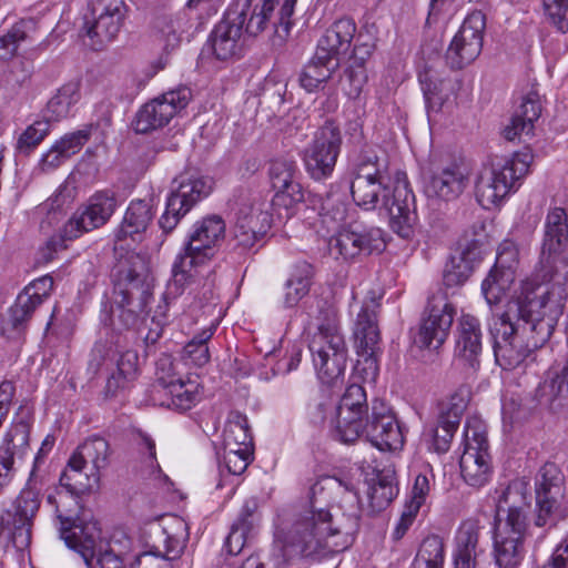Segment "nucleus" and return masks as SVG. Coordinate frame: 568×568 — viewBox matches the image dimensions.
I'll return each mask as SVG.
<instances>
[{"label":"nucleus","instance_id":"64","mask_svg":"<svg viewBox=\"0 0 568 568\" xmlns=\"http://www.w3.org/2000/svg\"><path fill=\"white\" fill-rule=\"evenodd\" d=\"M518 264V250L510 241H505L499 245L495 268L503 271H511L516 275V267Z\"/></svg>","mask_w":568,"mask_h":568},{"label":"nucleus","instance_id":"10","mask_svg":"<svg viewBox=\"0 0 568 568\" xmlns=\"http://www.w3.org/2000/svg\"><path fill=\"white\" fill-rule=\"evenodd\" d=\"M463 445L459 459L462 477L471 487L485 486L490 480L493 469L487 429L480 418H467Z\"/></svg>","mask_w":568,"mask_h":568},{"label":"nucleus","instance_id":"14","mask_svg":"<svg viewBox=\"0 0 568 568\" xmlns=\"http://www.w3.org/2000/svg\"><path fill=\"white\" fill-rule=\"evenodd\" d=\"M455 307L446 294L438 292L428 297L415 344L419 348L438 349L447 339L454 322Z\"/></svg>","mask_w":568,"mask_h":568},{"label":"nucleus","instance_id":"8","mask_svg":"<svg viewBox=\"0 0 568 568\" xmlns=\"http://www.w3.org/2000/svg\"><path fill=\"white\" fill-rule=\"evenodd\" d=\"M189 540L187 523L179 516H169L161 524L150 528L149 550L132 561L135 568H172V561L180 558Z\"/></svg>","mask_w":568,"mask_h":568},{"label":"nucleus","instance_id":"26","mask_svg":"<svg viewBox=\"0 0 568 568\" xmlns=\"http://www.w3.org/2000/svg\"><path fill=\"white\" fill-rule=\"evenodd\" d=\"M414 204L415 195L407 175L397 171L393 179V232L403 240L413 235Z\"/></svg>","mask_w":568,"mask_h":568},{"label":"nucleus","instance_id":"43","mask_svg":"<svg viewBox=\"0 0 568 568\" xmlns=\"http://www.w3.org/2000/svg\"><path fill=\"white\" fill-rule=\"evenodd\" d=\"M491 555L495 568H519L525 556V540L495 535Z\"/></svg>","mask_w":568,"mask_h":568},{"label":"nucleus","instance_id":"42","mask_svg":"<svg viewBox=\"0 0 568 568\" xmlns=\"http://www.w3.org/2000/svg\"><path fill=\"white\" fill-rule=\"evenodd\" d=\"M390 406L383 399H374L371 422L367 429V439L379 452L390 450Z\"/></svg>","mask_w":568,"mask_h":568},{"label":"nucleus","instance_id":"39","mask_svg":"<svg viewBox=\"0 0 568 568\" xmlns=\"http://www.w3.org/2000/svg\"><path fill=\"white\" fill-rule=\"evenodd\" d=\"M367 54L366 48L355 47L353 55L347 60L339 78L341 90L351 99L358 98L366 84L365 55Z\"/></svg>","mask_w":568,"mask_h":568},{"label":"nucleus","instance_id":"22","mask_svg":"<svg viewBox=\"0 0 568 568\" xmlns=\"http://www.w3.org/2000/svg\"><path fill=\"white\" fill-rule=\"evenodd\" d=\"M30 423L28 416L12 424L0 446V493L12 480L17 459H21L28 452Z\"/></svg>","mask_w":568,"mask_h":568},{"label":"nucleus","instance_id":"4","mask_svg":"<svg viewBox=\"0 0 568 568\" xmlns=\"http://www.w3.org/2000/svg\"><path fill=\"white\" fill-rule=\"evenodd\" d=\"M60 536L65 545L77 551L89 568H135L132 561L116 555L101 538L98 523L85 517L72 516L57 505Z\"/></svg>","mask_w":568,"mask_h":568},{"label":"nucleus","instance_id":"58","mask_svg":"<svg viewBox=\"0 0 568 568\" xmlns=\"http://www.w3.org/2000/svg\"><path fill=\"white\" fill-rule=\"evenodd\" d=\"M333 435L336 439L344 444L355 443L364 430V419H345L333 418L332 419Z\"/></svg>","mask_w":568,"mask_h":568},{"label":"nucleus","instance_id":"2","mask_svg":"<svg viewBox=\"0 0 568 568\" xmlns=\"http://www.w3.org/2000/svg\"><path fill=\"white\" fill-rule=\"evenodd\" d=\"M358 525L356 515L343 516L342 521L334 524L328 510L310 508L295 515L275 537L287 556L324 557L347 549Z\"/></svg>","mask_w":568,"mask_h":568},{"label":"nucleus","instance_id":"23","mask_svg":"<svg viewBox=\"0 0 568 568\" xmlns=\"http://www.w3.org/2000/svg\"><path fill=\"white\" fill-rule=\"evenodd\" d=\"M484 528L480 519L476 517L466 518L459 524L454 536V568L477 567V558L484 552L480 547Z\"/></svg>","mask_w":568,"mask_h":568},{"label":"nucleus","instance_id":"29","mask_svg":"<svg viewBox=\"0 0 568 568\" xmlns=\"http://www.w3.org/2000/svg\"><path fill=\"white\" fill-rule=\"evenodd\" d=\"M518 496V491L511 487L503 491L496 505L498 525L495 535L519 537V540H525L527 529L526 510L521 506L509 504V500H514Z\"/></svg>","mask_w":568,"mask_h":568},{"label":"nucleus","instance_id":"16","mask_svg":"<svg viewBox=\"0 0 568 568\" xmlns=\"http://www.w3.org/2000/svg\"><path fill=\"white\" fill-rule=\"evenodd\" d=\"M192 92L186 87L169 90L145 103L136 113L134 130L148 133L170 123L191 101Z\"/></svg>","mask_w":568,"mask_h":568},{"label":"nucleus","instance_id":"38","mask_svg":"<svg viewBox=\"0 0 568 568\" xmlns=\"http://www.w3.org/2000/svg\"><path fill=\"white\" fill-rule=\"evenodd\" d=\"M338 59L329 58L316 50L314 57L302 69L298 82L307 92L317 91L338 68Z\"/></svg>","mask_w":568,"mask_h":568},{"label":"nucleus","instance_id":"3","mask_svg":"<svg viewBox=\"0 0 568 568\" xmlns=\"http://www.w3.org/2000/svg\"><path fill=\"white\" fill-rule=\"evenodd\" d=\"M146 277V270L139 256L132 257L130 265H120L112 295L102 310L103 321L113 329L131 328L148 313L152 292Z\"/></svg>","mask_w":568,"mask_h":568},{"label":"nucleus","instance_id":"32","mask_svg":"<svg viewBox=\"0 0 568 568\" xmlns=\"http://www.w3.org/2000/svg\"><path fill=\"white\" fill-rule=\"evenodd\" d=\"M225 222L219 215H210L196 222L189 235V250L212 258L215 246L224 239Z\"/></svg>","mask_w":568,"mask_h":568},{"label":"nucleus","instance_id":"50","mask_svg":"<svg viewBox=\"0 0 568 568\" xmlns=\"http://www.w3.org/2000/svg\"><path fill=\"white\" fill-rule=\"evenodd\" d=\"M541 400L551 408L568 406V354L560 373L540 388Z\"/></svg>","mask_w":568,"mask_h":568},{"label":"nucleus","instance_id":"41","mask_svg":"<svg viewBox=\"0 0 568 568\" xmlns=\"http://www.w3.org/2000/svg\"><path fill=\"white\" fill-rule=\"evenodd\" d=\"M313 275L310 263L303 261L293 265L284 283L283 304L286 308L295 307L308 294Z\"/></svg>","mask_w":568,"mask_h":568},{"label":"nucleus","instance_id":"20","mask_svg":"<svg viewBox=\"0 0 568 568\" xmlns=\"http://www.w3.org/2000/svg\"><path fill=\"white\" fill-rule=\"evenodd\" d=\"M481 328L479 320L473 315H462L455 347V365L467 378L474 377L480 367Z\"/></svg>","mask_w":568,"mask_h":568},{"label":"nucleus","instance_id":"36","mask_svg":"<svg viewBox=\"0 0 568 568\" xmlns=\"http://www.w3.org/2000/svg\"><path fill=\"white\" fill-rule=\"evenodd\" d=\"M353 336L356 352L379 349L381 333L376 304H366L362 307L355 321Z\"/></svg>","mask_w":568,"mask_h":568},{"label":"nucleus","instance_id":"52","mask_svg":"<svg viewBox=\"0 0 568 568\" xmlns=\"http://www.w3.org/2000/svg\"><path fill=\"white\" fill-rule=\"evenodd\" d=\"M152 217L153 213L148 202L142 200L132 201L125 212L122 231L129 235L143 232L152 221Z\"/></svg>","mask_w":568,"mask_h":568},{"label":"nucleus","instance_id":"59","mask_svg":"<svg viewBox=\"0 0 568 568\" xmlns=\"http://www.w3.org/2000/svg\"><path fill=\"white\" fill-rule=\"evenodd\" d=\"M459 423L449 419L443 415L439 416L438 426L433 435V448L437 454H445L449 450L452 439L456 433Z\"/></svg>","mask_w":568,"mask_h":568},{"label":"nucleus","instance_id":"19","mask_svg":"<svg viewBox=\"0 0 568 568\" xmlns=\"http://www.w3.org/2000/svg\"><path fill=\"white\" fill-rule=\"evenodd\" d=\"M536 507L535 525L545 527L559 510L565 498L564 475L552 463L545 464L535 480Z\"/></svg>","mask_w":568,"mask_h":568},{"label":"nucleus","instance_id":"57","mask_svg":"<svg viewBox=\"0 0 568 568\" xmlns=\"http://www.w3.org/2000/svg\"><path fill=\"white\" fill-rule=\"evenodd\" d=\"M379 349H367L357 353L354 375L364 383H374L378 376L377 353Z\"/></svg>","mask_w":568,"mask_h":568},{"label":"nucleus","instance_id":"48","mask_svg":"<svg viewBox=\"0 0 568 568\" xmlns=\"http://www.w3.org/2000/svg\"><path fill=\"white\" fill-rule=\"evenodd\" d=\"M215 329L216 324H211L186 343L182 352V359L186 365L202 367L209 363L211 355L207 343Z\"/></svg>","mask_w":568,"mask_h":568},{"label":"nucleus","instance_id":"44","mask_svg":"<svg viewBox=\"0 0 568 568\" xmlns=\"http://www.w3.org/2000/svg\"><path fill=\"white\" fill-rule=\"evenodd\" d=\"M80 100L79 82H69L62 85L47 104V120L58 122L68 118Z\"/></svg>","mask_w":568,"mask_h":568},{"label":"nucleus","instance_id":"7","mask_svg":"<svg viewBox=\"0 0 568 568\" xmlns=\"http://www.w3.org/2000/svg\"><path fill=\"white\" fill-rule=\"evenodd\" d=\"M235 217L233 230L236 246L248 250L270 230L272 215L266 197L250 189L235 190L229 200Z\"/></svg>","mask_w":568,"mask_h":568},{"label":"nucleus","instance_id":"55","mask_svg":"<svg viewBox=\"0 0 568 568\" xmlns=\"http://www.w3.org/2000/svg\"><path fill=\"white\" fill-rule=\"evenodd\" d=\"M254 448H230L223 446V465L231 475L243 474L253 460Z\"/></svg>","mask_w":568,"mask_h":568},{"label":"nucleus","instance_id":"53","mask_svg":"<svg viewBox=\"0 0 568 568\" xmlns=\"http://www.w3.org/2000/svg\"><path fill=\"white\" fill-rule=\"evenodd\" d=\"M268 174L274 190L284 189V186L298 181L300 171L293 160L276 159L271 162Z\"/></svg>","mask_w":568,"mask_h":568},{"label":"nucleus","instance_id":"49","mask_svg":"<svg viewBox=\"0 0 568 568\" xmlns=\"http://www.w3.org/2000/svg\"><path fill=\"white\" fill-rule=\"evenodd\" d=\"M37 30L36 21L20 20L13 24L6 34L0 37V61L12 58L19 45L32 38V34Z\"/></svg>","mask_w":568,"mask_h":568},{"label":"nucleus","instance_id":"30","mask_svg":"<svg viewBox=\"0 0 568 568\" xmlns=\"http://www.w3.org/2000/svg\"><path fill=\"white\" fill-rule=\"evenodd\" d=\"M480 261L481 245L478 240H471L460 245L445 266L444 284L448 287L463 285Z\"/></svg>","mask_w":568,"mask_h":568},{"label":"nucleus","instance_id":"21","mask_svg":"<svg viewBox=\"0 0 568 568\" xmlns=\"http://www.w3.org/2000/svg\"><path fill=\"white\" fill-rule=\"evenodd\" d=\"M243 12H227L211 31L207 44L219 61H230L240 55L242 50Z\"/></svg>","mask_w":568,"mask_h":568},{"label":"nucleus","instance_id":"62","mask_svg":"<svg viewBox=\"0 0 568 568\" xmlns=\"http://www.w3.org/2000/svg\"><path fill=\"white\" fill-rule=\"evenodd\" d=\"M545 14L549 23L558 31H568V0H542Z\"/></svg>","mask_w":568,"mask_h":568},{"label":"nucleus","instance_id":"54","mask_svg":"<svg viewBox=\"0 0 568 568\" xmlns=\"http://www.w3.org/2000/svg\"><path fill=\"white\" fill-rule=\"evenodd\" d=\"M49 132V120L33 122L20 134L16 145L17 151L29 154L43 141Z\"/></svg>","mask_w":568,"mask_h":568},{"label":"nucleus","instance_id":"63","mask_svg":"<svg viewBox=\"0 0 568 568\" xmlns=\"http://www.w3.org/2000/svg\"><path fill=\"white\" fill-rule=\"evenodd\" d=\"M304 201V190L300 182L291 183L284 189L275 190V195L272 200V204L275 207H284L286 210L292 209L297 203Z\"/></svg>","mask_w":568,"mask_h":568},{"label":"nucleus","instance_id":"27","mask_svg":"<svg viewBox=\"0 0 568 568\" xmlns=\"http://www.w3.org/2000/svg\"><path fill=\"white\" fill-rule=\"evenodd\" d=\"M467 184V174L459 165L452 163L432 172L424 187L428 197L449 202L459 197Z\"/></svg>","mask_w":568,"mask_h":568},{"label":"nucleus","instance_id":"25","mask_svg":"<svg viewBox=\"0 0 568 568\" xmlns=\"http://www.w3.org/2000/svg\"><path fill=\"white\" fill-rule=\"evenodd\" d=\"M210 258L200 252H191L185 244L183 252L179 253L172 266V278L170 280L165 296L175 298L181 295L185 287L195 283L196 278L203 276Z\"/></svg>","mask_w":568,"mask_h":568},{"label":"nucleus","instance_id":"31","mask_svg":"<svg viewBox=\"0 0 568 568\" xmlns=\"http://www.w3.org/2000/svg\"><path fill=\"white\" fill-rule=\"evenodd\" d=\"M156 392L166 397L162 405L176 410H187L200 399L199 383L193 379L159 375Z\"/></svg>","mask_w":568,"mask_h":568},{"label":"nucleus","instance_id":"18","mask_svg":"<svg viewBox=\"0 0 568 568\" xmlns=\"http://www.w3.org/2000/svg\"><path fill=\"white\" fill-rule=\"evenodd\" d=\"M485 28L486 16L481 11L475 10L466 17L446 52L453 69H463L477 59L483 49Z\"/></svg>","mask_w":568,"mask_h":568},{"label":"nucleus","instance_id":"24","mask_svg":"<svg viewBox=\"0 0 568 568\" xmlns=\"http://www.w3.org/2000/svg\"><path fill=\"white\" fill-rule=\"evenodd\" d=\"M296 0H263L261 6H255L246 22L245 31L250 36H257L271 23L276 30L282 28L290 32Z\"/></svg>","mask_w":568,"mask_h":568},{"label":"nucleus","instance_id":"35","mask_svg":"<svg viewBox=\"0 0 568 568\" xmlns=\"http://www.w3.org/2000/svg\"><path fill=\"white\" fill-rule=\"evenodd\" d=\"M540 114L541 104L538 94L535 92L527 94L511 116L510 123L504 129L506 140L513 141L523 134L530 135Z\"/></svg>","mask_w":568,"mask_h":568},{"label":"nucleus","instance_id":"9","mask_svg":"<svg viewBox=\"0 0 568 568\" xmlns=\"http://www.w3.org/2000/svg\"><path fill=\"white\" fill-rule=\"evenodd\" d=\"M116 207L118 201L114 192L103 190L92 194L87 203L79 207L64 223L59 237H51L48 241L47 246L50 253L45 256V261H51L53 253L58 250L65 248V241H73L84 233L103 226L111 219Z\"/></svg>","mask_w":568,"mask_h":568},{"label":"nucleus","instance_id":"60","mask_svg":"<svg viewBox=\"0 0 568 568\" xmlns=\"http://www.w3.org/2000/svg\"><path fill=\"white\" fill-rule=\"evenodd\" d=\"M470 386L462 384L448 398L446 409L440 415L460 422L462 415L464 414L467 405L470 400Z\"/></svg>","mask_w":568,"mask_h":568},{"label":"nucleus","instance_id":"33","mask_svg":"<svg viewBox=\"0 0 568 568\" xmlns=\"http://www.w3.org/2000/svg\"><path fill=\"white\" fill-rule=\"evenodd\" d=\"M258 524L256 501L246 500L225 539L224 549L227 554L239 555L257 532Z\"/></svg>","mask_w":568,"mask_h":568},{"label":"nucleus","instance_id":"45","mask_svg":"<svg viewBox=\"0 0 568 568\" xmlns=\"http://www.w3.org/2000/svg\"><path fill=\"white\" fill-rule=\"evenodd\" d=\"M109 455V443L104 438L92 437L81 444L71 456L97 474H100L108 466Z\"/></svg>","mask_w":568,"mask_h":568},{"label":"nucleus","instance_id":"34","mask_svg":"<svg viewBox=\"0 0 568 568\" xmlns=\"http://www.w3.org/2000/svg\"><path fill=\"white\" fill-rule=\"evenodd\" d=\"M100 474L88 468L72 456L60 476V485L72 497L77 507H79L78 498L92 493L99 485Z\"/></svg>","mask_w":568,"mask_h":568},{"label":"nucleus","instance_id":"51","mask_svg":"<svg viewBox=\"0 0 568 568\" xmlns=\"http://www.w3.org/2000/svg\"><path fill=\"white\" fill-rule=\"evenodd\" d=\"M445 545L437 535L427 536L416 555L415 568H444Z\"/></svg>","mask_w":568,"mask_h":568},{"label":"nucleus","instance_id":"47","mask_svg":"<svg viewBox=\"0 0 568 568\" xmlns=\"http://www.w3.org/2000/svg\"><path fill=\"white\" fill-rule=\"evenodd\" d=\"M223 446L230 448H254L245 415L239 412L230 413L224 427Z\"/></svg>","mask_w":568,"mask_h":568},{"label":"nucleus","instance_id":"11","mask_svg":"<svg viewBox=\"0 0 568 568\" xmlns=\"http://www.w3.org/2000/svg\"><path fill=\"white\" fill-rule=\"evenodd\" d=\"M41 505L40 487L34 469L31 470L26 487L20 491L10 509L0 516V527L11 535L17 550H24L31 542L33 519Z\"/></svg>","mask_w":568,"mask_h":568},{"label":"nucleus","instance_id":"37","mask_svg":"<svg viewBox=\"0 0 568 568\" xmlns=\"http://www.w3.org/2000/svg\"><path fill=\"white\" fill-rule=\"evenodd\" d=\"M355 32L356 26L352 19H338L318 40L316 50L329 58L338 59L341 53L349 49Z\"/></svg>","mask_w":568,"mask_h":568},{"label":"nucleus","instance_id":"13","mask_svg":"<svg viewBox=\"0 0 568 568\" xmlns=\"http://www.w3.org/2000/svg\"><path fill=\"white\" fill-rule=\"evenodd\" d=\"M342 145L339 126L333 121H326L314 133V138L304 150V164L307 173L314 180L331 176Z\"/></svg>","mask_w":568,"mask_h":568},{"label":"nucleus","instance_id":"17","mask_svg":"<svg viewBox=\"0 0 568 568\" xmlns=\"http://www.w3.org/2000/svg\"><path fill=\"white\" fill-rule=\"evenodd\" d=\"M387 184L388 176L386 174L381 173L374 163L364 162L354 172L351 182L352 196L357 205L366 210L375 209L381 196V214L390 221Z\"/></svg>","mask_w":568,"mask_h":568},{"label":"nucleus","instance_id":"15","mask_svg":"<svg viewBox=\"0 0 568 568\" xmlns=\"http://www.w3.org/2000/svg\"><path fill=\"white\" fill-rule=\"evenodd\" d=\"M126 12L123 0H97L92 19L87 20L83 27L88 45L98 51L111 43L123 27Z\"/></svg>","mask_w":568,"mask_h":568},{"label":"nucleus","instance_id":"28","mask_svg":"<svg viewBox=\"0 0 568 568\" xmlns=\"http://www.w3.org/2000/svg\"><path fill=\"white\" fill-rule=\"evenodd\" d=\"M53 288V278L42 276L31 282L16 300L10 308L8 324L19 329L28 321L34 310L50 295Z\"/></svg>","mask_w":568,"mask_h":568},{"label":"nucleus","instance_id":"61","mask_svg":"<svg viewBox=\"0 0 568 568\" xmlns=\"http://www.w3.org/2000/svg\"><path fill=\"white\" fill-rule=\"evenodd\" d=\"M419 81L428 108L439 109L446 98V94H443L446 83L443 80L434 79L428 71L419 74Z\"/></svg>","mask_w":568,"mask_h":568},{"label":"nucleus","instance_id":"40","mask_svg":"<svg viewBox=\"0 0 568 568\" xmlns=\"http://www.w3.org/2000/svg\"><path fill=\"white\" fill-rule=\"evenodd\" d=\"M385 245V242L381 240L379 243L368 246L366 236L349 230H342L331 237L328 250L329 254L335 258L343 257L347 260L355 257L364 250H367L369 253L373 251L379 252Z\"/></svg>","mask_w":568,"mask_h":568},{"label":"nucleus","instance_id":"5","mask_svg":"<svg viewBox=\"0 0 568 568\" xmlns=\"http://www.w3.org/2000/svg\"><path fill=\"white\" fill-rule=\"evenodd\" d=\"M308 349L318 378L329 386L342 384L347 362V347L334 310L321 311Z\"/></svg>","mask_w":568,"mask_h":568},{"label":"nucleus","instance_id":"56","mask_svg":"<svg viewBox=\"0 0 568 568\" xmlns=\"http://www.w3.org/2000/svg\"><path fill=\"white\" fill-rule=\"evenodd\" d=\"M92 134V125H84L82 129L64 134L55 142L60 150V154L68 160L78 153L83 145L90 140Z\"/></svg>","mask_w":568,"mask_h":568},{"label":"nucleus","instance_id":"1","mask_svg":"<svg viewBox=\"0 0 568 568\" xmlns=\"http://www.w3.org/2000/svg\"><path fill=\"white\" fill-rule=\"evenodd\" d=\"M540 264L549 283H524L517 300L491 314L495 361L504 371L516 369L548 342L562 314L568 281V217L562 207L549 210L546 216Z\"/></svg>","mask_w":568,"mask_h":568},{"label":"nucleus","instance_id":"46","mask_svg":"<svg viewBox=\"0 0 568 568\" xmlns=\"http://www.w3.org/2000/svg\"><path fill=\"white\" fill-rule=\"evenodd\" d=\"M516 275L511 271L493 267L481 283V293L488 305H498L514 284Z\"/></svg>","mask_w":568,"mask_h":568},{"label":"nucleus","instance_id":"6","mask_svg":"<svg viewBox=\"0 0 568 568\" xmlns=\"http://www.w3.org/2000/svg\"><path fill=\"white\" fill-rule=\"evenodd\" d=\"M531 162V152L524 150L485 168L475 186L479 205L485 210L500 205L510 193L517 191L519 181L528 174Z\"/></svg>","mask_w":568,"mask_h":568},{"label":"nucleus","instance_id":"12","mask_svg":"<svg viewBox=\"0 0 568 568\" xmlns=\"http://www.w3.org/2000/svg\"><path fill=\"white\" fill-rule=\"evenodd\" d=\"M212 190L211 181L195 174L184 173L173 181L172 191L166 200L165 211L159 224L165 232L176 227L180 220Z\"/></svg>","mask_w":568,"mask_h":568}]
</instances>
